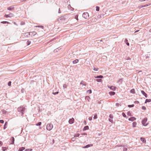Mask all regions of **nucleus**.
<instances>
[{
	"mask_svg": "<svg viewBox=\"0 0 151 151\" xmlns=\"http://www.w3.org/2000/svg\"><path fill=\"white\" fill-rule=\"evenodd\" d=\"M14 16L13 14L12 13H10L9 14H5L4 16V17L6 18H8L9 17H11Z\"/></svg>",
	"mask_w": 151,
	"mask_h": 151,
	"instance_id": "obj_7",
	"label": "nucleus"
},
{
	"mask_svg": "<svg viewBox=\"0 0 151 151\" xmlns=\"http://www.w3.org/2000/svg\"><path fill=\"white\" fill-rule=\"evenodd\" d=\"M122 116H124V117H126V115L124 113V112L122 113Z\"/></svg>",
	"mask_w": 151,
	"mask_h": 151,
	"instance_id": "obj_36",
	"label": "nucleus"
},
{
	"mask_svg": "<svg viewBox=\"0 0 151 151\" xmlns=\"http://www.w3.org/2000/svg\"><path fill=\"white\" fill-rule=\"evenodd\" d=\"M96 81L98 82H101L102 80L101 79H97L96 80Z\"/></svg>",
	"mask_w": 151,
	"mask_h": 151,
	"instance_id": "obj_29",
	"label": "nucleus"
},
{
	"mask_svg": "<svg viewBox=\"0 0 151 151\" xmlns=\"http://www.w3.org/2000/svg\"><path fill=\"white\" fill-rule=\"evenodd\" d=\"M17 110L18 111L22 112V115L24 114L23 111L25 110V108L23 106H20L17 109Z\"/></svg>",
	"mask_w": 151,
	"mask_h": 151,
	"instance_id": "obj_4",
	"label": "nucleus"
},
{
	"mask_svg": "<svg viewBox=\"0 0 151 151\" xmlns=\"http://www.w3.org/2000/svg\"><path fill=\"white\" fill-rule=\"evenodd\" d=\"M150 32H151V29L150 30Z\"/></svg>",
	"mask_w": 151,
	"mask_h": 151,
	"instance_id": "obj_50",
	"label": "nucleus"
},
{
	"mask_svg": "<svg viewBox=\"0 0 151 151\" xmlns=\"http://www.w3.org/2000/svg\"><path fill=\"white\" fill-rule=\"evenodd\" d=\"M78 15H77L75 17V18L77 20H78Z\"/></svg>",
	"mask_w": 151,
	"mask_h": 151,
	"instance_id": "obj_46",
	"label": "nucleus"
},
{
	"mask_svg": "<svg viewBox=\"0 0 151 151\" xmlns=\"http://www.w3.org/2000/svg\"><path fill=\"white\" fill-rule=\"evenodd\" d=\"M93 146V144H89V145H86V146H85L84 147V148H88L89 147L92 146Z\"/></svg>",
	"mask_w": 151,
	"mask_h": 151,
	"instance_id": "obj_14",
	"label": "nucleus"
},
{
	"mask_svg": "<svg viewBox=\"0 0 151 151\" xmlns=\"http://www.w3.org/2000/svg\"><path fill=\"white\" fill-rule=\"evenodd\" d=\"M100 41H102V40H100Z\"/></svg>",
	"mask_w": 151,
	"mask_h": 151,
	"instance_id": "obj_52",
	"label": "nucleus"
},
{
	"mask_svg": "<svg viewBox=\"0 0 151 151\" xmlns=\"http://www.w3.org/2000/svg\"><path fill=\"white\" fill-rule=\"evenodd\" d=\"M11 81H9L8 83V85L9 86H11Z\"/></svg>",
	"mask_w": 151,
	"mask_h": 151,
	"instance_id": "obj_41",
	"label": "nucleus"
},
{
	"mask_svg": "<svg viewBox=\"0 0 151 151\" xmlns=\"http://www.w3.org/2000/svg\"><path fill=\"white\" fill-rule=\"evenodd\" d=\"M4 122V121L3 120H0V123H3Z\"/></svg>",
	"mask_w": 151,
	"mask_h": 151,
	"instance_id": "obj_44",
	"label": "nucleus"
},
{
	"mask_svg": "<svg viewBox=\"0 0 151 151\" xmlns=\"http://www.w3.org/2000/svg\"><path fill=\"white\" fill-rule=\"evenodd\" d=\"M87 92L89 93H91L92 92L91 90H89L87 91Z\"/></svg>",
	"mask_w": 151,
	"mask_h": 151,
	"instance_id": "obj_39",
	"label": "nucleus"
},
{
	"mask_svg": "<svg viewBox=\"0 0 151 151\" xmlns=\"http://www.w3.org/2000/svg\"><path fill=\"white\" fill-rule=\"evenodd\" d=\"M58 92H53L52 93L53 94H54V95H55V94H58Z\"/></svg>",
	"mask_w": 151,
	"mask_h": 151,
	"instance_id": "obj_42",
	"label": "nucleus"
},
{
	"mask_svg": "<svg viewBox=\"0 0 151 151\" xmlns=\"http://www.w3.org/2000/svg\"><path fill=\"white\" fill-rule=\"evenodd\" d=\"M109 94L111 95H114L115 94V93L113 91H110L109 92Z\"/></svg>",
	"mask_w": 151,
	"mask_h": 151,
	"instance_id": "obj_18",
	"label": "nucleus"
},
{
	"mask_svg": "<svg viewBox=\"0 0 151 151\" xmlns=\"http://www.w3.org/2000/svg\"><path fill=\"white\" fill-rule=\"evenodd\" d=\"M108 87L111 90L113 91H115L116 89V87L114 86H111L110 87L108 86Z\"/></svg>",
	"mask_w": 151,
	"mask_h": 151,
	"instance_id": "obj_9",
	"label": "nucleus"
},
{
	"mask_svg": "<svg viewBox=\"0 0 151 151\" xmlns=\"http://www.w3.org/2000/svg\"><path fill=\"white\" fill-rule=\"evenodd\" d=\"M130 92L131 93H135V90L134 89H133L131 90H130Z\"/></svg>",
	"mask_w": 151,
	"mask_h": 151,
	"instance_id": "obj_24",
	"label": "nucleus"
},
{
	"mask_svg": "<svg viewBox=\"0 0 151 151\" xmlns=\"http://www.w3.org/2000/svg\"><path fill=\"white\" fill-rule=\"evenodd\" d=\"M7 149V148L6 147H2V150L3 151H5V150H6Z\"/></svg>",
	"mask_w": 151,
	"mask_h": 151,
	"instance_id": "obj_27",
	"label": "nucleus"
},
{
	"mask_svg": "<svg viewBox=\"0 0 151 151\" xmlns=\"http://www.w3.org/2000/svg\"><path fill=\"white\" fill-rule=\"evenodd\" d=\"M32 149H27L25 150V151H32Z\"/></svg>",
	"mask_w": 151,
	"mask_h": 151,
	"instance_id": "obj_28",
	"label": "nucleus"
},
{
	"mask_svg": "<svg viewBox=\"0 0 151 151\" xmlns=\"http://www.w3.org/2000/svg\"><path fill=\"white\" fill-rule=\"evenodd\" d=\"M147 118H145L142 120V123L143 126H145L148 125V123L147 122Z\"/></svg>",
	"mask_w": 151,
	"mask_h": 151,
	"instance_id": "obj_3",
	"label": "nucleus"
},
{
	"mask_svg": "<svg viewBox=\"0 0 151 151\" xmlns=\"http://www.w3.org/2000/svg\"><path fill=\"white\" fill-rule=\"evenodd\" d=\"M99 70V68H94L93 70L95 71H97Z\"/></svg>",
	"mask_w": 151,
	"mask_h": 151,
	"instance_id": "obj_34",
	"label": "nucleus"
},
{
	"mask_svg": "<svg viewBox=\"0 0 151 151\" xmlns=\"http://www.w3.org/2000/svg\"><path fill=\"white\" fill-rule=\"evenodd\" d=\"M139 30L136 31H135V33H136V32H139Z\"/></svg>",
	"mask_w": 151,
	"mask_h": 151,
	"instance_id": "obj_49",
	"label": "nucleus"
},
{
	"mask_svg": "<svg viewBox=\"0 0 151 151\" xmlns=\"http://www.w3.org/2000/svg\"><path fill=\"white\" fill-rule=\"evenodd\" d=\"M94 77L95 78H103V76L102 75H100L97 76H95Z\"/></svg>",
	"mask_w": 151,
	"mask_h": 151,
	"instance_id": "obj_21",
	"label": "nucleus"
},
{
	"mask_svg": "<svg viewBox=\"0 0 151 151\" xmlns=\"http://www.w3.org/2000/svg\"><path fill=\"white\" fill-rule=\"evenodd\" d=\"M0 142H1V141H0Z\"/></svg>",
	"mask_w": 151,
	"mask_h": 151,
	"instance_id": "obj_53",
	"label": "nucleus"
},
{
	"mask_svg": "<svg viewBox=\"0 0 151 151\" xmlns=\"http://www.w3.org/2000/svg\"><path fill=\"white\" fill-rule=\"evenodd\" d=\"M96 11H99V6H96Z\"/></svg>",
	"mask_w": 151,
	"mask_h": 151,
	"instance_id": "obj_30",
	"label": "nucleus"
},
{
	"mask_svg": "<svg viewBox=\"0 0 151 151\" xmlns=\"http://www.w3.org/2000/svg\"><path fill=\"white\" fill-rule=\"evenodd\" d=\"M1 23H3V24H6V23H7L8 24H9V22H6V21H3V22H1Z\"/></svg>",
	"mask_w": 151,
	"mask_h": 151,
	"instance_id": "obj_26",
	"label": "nucleus"
},
{
	"mask_svg": "<svg viewBox=\"0 0 151 151\" xmlns=\"http://www.w3.org/2000/svg\"><path fill=\"white\" fill-rule=\"evenodd\" d=\"M88 119L90 121H91L92 119V117H89L88 118Z\"/></svg>",
	"mask_w": 151,
	"mask_h": 151,
	"instance_id": "obj_45",
	"label": "nucleus"
},
{
	"mask_svg": "<svg viewBox=\"0 0 151 151\" xmlns=\"http://www.w3.org/2000/svg\"><path fill=\"white\" fill-rule=\"evenodd\" d=\"M127 115L128 116H132V114L130 112V111H128L127 112Z\"/></svg>",
	"mask_w": 151,
	"mask_h": 151,
	"instance_id": "obj_25",
	"label": "nucleus"
},
{
	"mask_svg": "<svg viewBox=\"0 0 151 151\" xmlns=\"http://www.w3.org/2000/svg\"><path fill=\"white\" fill-rule=\"evenodd\" d=\"M29 35L31 37L35 36L37 34V33L35 32H30L28 33Z\"/></svg>",
	"mask_w": 151,
	"mask_h": 151,
	"instance_id": "obj_5",
	"label": "nucleus"
},
{
	"mask_svg": "<svg viewBox=\"0 0 151 151\" xmlns=\"http://www.w3.org/2000/svg\"><path fill=\"white\" fill-rule=\"evenodd\" d=\"M14 24H15V22H14Z\"/></svg>",
	"mask_w": 151,
	"mask_h": 151,
	"instance_id": "obj_51",
	"label": "nucleus"
},
{
	"mask_svg": "<svg viewBox=\"0 0 151 151\" xmlns=\"http://www.w3.org/2000/svg\"><path fill=\"white\" fill-rule=\"evenodd\" d=\"M8 124V122H5V124L4 126V129H6L7 127V126Z\"/></svg>",
	"mask_w": 151,
	"mask_h": 151,
	"instance_id": "obj_17",
	"label": "nucleus"
},
{
	"mask_svg": "<svg viewBox=\"0 0 151 151\" xmlns=\"http://www.w3.org/2000/svg\"><path fill=\"white\" fill-rule=\"evenodd\" d=\"M41 122H39L37 124H36V125L37 126H40L41 125Z\"/></svg>",
	"mask_w": 151,
	"mask_h": 151,
	"instance_id": "obj_37",
	"label": "nucleus"
},
{
	"mask_svg": "<svg viewBox=\"0 0 151 151\" xmlns=\"http://www.w3.org/2000/svg\"><path fill=\"white\" fill-rule=\"evenodd\" d=\"M79 135H80V134H75V137H78L79 136Z\"/></svg>",
	"mask_w": 151,
	"mask_h": 151,
	"instance_id": "obj_43",
	"label": "nucleus"
},
{
	"mask_svg": "<svg viewBox=\"0 0 151 151\" xmlns=\"http://www.w3.org/2000/svg\"><path fill=\"white\" fill-rule=\"evenodd\" d=\"M14 9V7L13 6H11L10 7H8L7 8V9L9 10H13Z\"/></svg>",
	"mask_w": 151,
	"mask_h": 151,
	"instance_id": "obj_12",
	"label": "nucleus"
},
{
	"mask_svg": "<svg viewBox=\"0 0 151 151\" xmlns=\"http://www.w3.org/2000/svg\"><path fill=\"white\" fill-rule=\"evenodd\" d=\"M140 140L142 141V142H143L145 143L146 142V140L144 138L141 137L140 138Z\"/></svg>",
	"mask_w": 151,
	"mask_h": 151,
	"instance_id": "obj_15",
	"label": "nucleus"
},
{
	"mask_svg": "<svg viewBox=\"0 0 151 151\" xmlns=\"http://www.w3.org/2000/svg\"><path fill=\"white\" fill-rule=\"evenodd\" d=\"M151 5V3H149L148 4H145V5H143L142 6H139V8H142V7H146V6H150V5Z\"/></svg>",
	"mask_w": 151,
	"mask_h": 151,
	"instance_id": "obj_8",
	"label": "nucleus"
},
{
	"mask_svg": "<svg viewBox=\"0 0 151 151\" xmlns=\"http://www.w3.org/2000/svg\"><path fill=\"white\" fill-rule=\"evenodd\" d=\"M119 105H120V104L118 103H117L116 104V106L117 107L119 106Z\"/></svg>",
	"mask_w": 151,
	"mask_h": 151,
	"instance_id": "obj_40",
	"label": "nucleus"
},
{
	"mask_svg": "<svg viewBox=\"0 0 151 151\" xmlns=\"http://www.w3.org/2000/svg\"><path fill=\"white\" fill-rule=\"evenodd\" d=\"M65 18L64 16H61L58 18L57 20L60 23H63L65 22Z\"/></svg>",
	"mask_w": 151,
	"mask_h": 151,
	"instance_id": "obj_2",
	"label": "nucleus"
},
{
	"mask_svg": "<svg viewBox=\"0 0 151 151\" xmlns=\"http://www.w3.org/2000/svg\"><path fill=\"white\" fill-rule=\"evenodd\" d=\"M89 129V127H88V126H86L84 128H83V131H85L86 130H88Z\"/></svg>",
	"mask_w": 151,
	"mask_h": 151,
	"instance_id": "obj_19",
	"label": "nucleus"
},
{
	"mask_svg": "<svg viewBox=\"0 0 151 151\" xmlns=\"http://www.w3.org/2000/svg\"><path fill=\"white\" fill-rule=\"evenodd\" d=\"M31 43V41H28L27 42V45H29Z\"/></svg>",
	"mask_w": 151,
	"mask_h": 151,
	"instance_id": "obj_35",
	"label": "nucleus"
},
{
	"mask_svg": "<svg viewBox=\"0 0 151 151\" xmlns=\"http://www.w3.org/2000/svg\"><path fill=\"white\" fill-rule=\"evenodd\" d=\"M12 144H14V137H12Z\"/></svg>",
	"mask_w": 151,
	"mask_h": 151,
	"instance_id": "obj_33",
	"label": "nucleus"
},
{
	"mask_svg": "<svg viewBox=\"0 0 151 151\" xmlns=\"http://www.w3.org/2000/svg\"><path fill=\"white\" fill-rule=\"evenodd\" d=\"M78 62V59H76L73 61V64H76Z\"/></svg>",
	"mask_w": 151,
	"mask_h": 151,
	"instance_id": "obj_22",
	"label": "nucleus"
},
{
	"mask_svg": "<svg viewBox=\"0 0 151 151\" xmlns=\"http://www.w3.org/2000/svg\"><path fill=\"white\" fill-rule=\"evenodd\" d=\"M142 109H143V110H145L146 109L145 107L144 106H143L142 107Z\"/></svg>",
	"mask_w": 151,
	"mask_h": 151,
	"instance_id": "obj_47",
	"label": "nucleus"
},
{
	"mask_svg": "<svg viewBox=\"0 0 151 151\" xmlns=\"http://www.w3.org/2000/svg\"><path fill=\"white\" fill-rule=\"evenodd\" d=\"M151 101V99H146L145 102V103H146L147 102H149Z\"/></svg>",
	"mask_w": 151,
	"mask_h": 151,
	"instance_id": "obj_23",
	"label": "nucleus"
},
{
	"mask_svg": "<svg viewBox=\"0 0 151 151\" xmlns=\"http://www.w3.org/2000/svg\"><path fill=\"white\" fill-rule=\"evenodd\" d=\"M137 123L136 122H134L132 124V127H136L137 125Z\"/></svg>",
	"mask_w": 151,
	"mask_h": 151,
	"instance_id": "obj_16",
	"label": "nucleus"
},
{
	"mask_svg": "<svg viewBox=\"0 0 151 151\" xmlns=\"http://www.w3.org/2000/svg\"><path fill=\"white\" fill-rule=\"evenodd\" d=\"M97 114H95L94 116L93 117V119H97Z\"/></svg>",
	"mask_w": 151,
	"mask_h": 151,
	"instance_id": "obj_31",
	"label": "nucleus"
},
{
	"mask_svg": "<svg viewBox=\"0 0 151 151\" xmlns=\"http://www.w3.org/2000/svg\"><path fill=\"white\" fill-rule=\"evenodd\" d=\"M83 17L85 19H87L89 17V14L88 13L85 12L83 14Z\"/></svg>",
	"mask_w": 151,
	"mask_h": 151,
	"instance_id": "obj_6",
	"label": "nucleus"
},
{
	"mask_svg": "<svg viewBox=\"0 0 151 151\" xmlns=\"http://www.w3.org/2000/svg\"><path fill=\"white\" fill-rule=\"evenodd\" d=\"M136 118L134 117H131L129 119V120L130 121H133L136 120Z\"/></svg>",
	"mask_w": 151,
	"mask_h": 151,
	"instance_id": "obj_11",
	"label": "nucleus"
},
{
	"mask_svg": "<svg viewBox=\"0 0 151 151\" xmlns=\"http://www.w3.org/2000/svg\"><path fill=\"white\" fill-rule=\"evenodd\" d=\"M25 148L24 147H22L20 148L18 150V151H22L25 149Z\"/></svg>",
	"mask_w": 151,
	"mask_h": 151,
	"instance_id": "obj_20",
	"label": "nucleus"
},
{
	"mask_svg": "<svg viewBox=\"0 0 151 151\" xmlns=\"http://www.w3.org/2000/svg\"><path fill=\"white\" fill-rule=\"evenodd\" d=\"M53 127V125L51 123L48 124L46 126V129L47 130L50 131Z\"/></svg>",
	"mask_w": 151,
	"mask_h": 151,
	"instance_id": "obj_1",
	"label": "nucleus"
},
{
	"mask_svg": "<svg viewBox=\"0 0 151 151\" xmlns=\"http://www.w3.org/2000/svg\"><path fill=\"white\" fill-rule=\"evenodd\" d=\"M36 27H41L42 29L43 28V26H35Z\"/></svg>",
	"mask_w": 151,
	"mask_h": 151,
	"instance_id": "obj_32",
	"label": "nucleus"
},
{
	"mask_svg": "<svg viewBox=\"0 0 151 151\" xmlns=\"http://www.w3.org/2000/svg\"><path fill=\"white\" fill-rule=\"evenodd\" d=\"M141 92L142 94L143 95L146 97H147V94L144 91H141Z\"/></svg>",
	"mask_w": 151,
	"mask_h": 151,
	"instance_id": "obj_13",
	"label": "nucleus"
},
{
	"mask_svg": "<svg viewBox=\"0 0 151 151\" xmlns=\"http://www.w3.org/2000/svg\"><path fill=\"white\" fill-rule=\"evenodd\" d=\"M126 44L128 45L129 46V43L128 42H127L126 43Z\"/></svg>",
	"mask_w": 151,
	"mask_h": 151,
	"instance_id": "obj_48",
	"label": "nucleus"
},
{
	"mask_svg": "<svg viewBox=\"0 0 151 151\" xmlns=\"http://www.w3.org/2000/svg\"><path fill=\"white\" fill-rule=\"evenodd\" d=\"M74 121V118H72L71 119H70L69 121V122L70 124H72L73 123Z\"/></svg>",
	"mask_w": 151,
	"mask_h": 151,
	"instance_id": "obj_10",
	"label": "nucleus"
},
{
	"mask_svg": "<svg viewBox=\"0 0 151 151\" xmlns=\"http://www.w3.org/2000/svg\"><path fill=\"white\" fill-rule=\"evenodd\" d=\"M134 106V105L132 104V105H129L128 106L129 107H133Z\"/></svg>",
	"mask_w": 151,
	"mask_h": 151,
	"instance_id": "obj_38",
	"label": "nucleus"
}]
</instances>
